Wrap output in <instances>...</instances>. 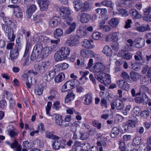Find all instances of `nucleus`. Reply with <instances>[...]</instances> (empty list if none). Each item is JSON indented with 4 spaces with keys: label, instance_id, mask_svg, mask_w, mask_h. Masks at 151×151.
Returning <instances> with one entry per match:
<instances>
[{
    "label": "nucleus",
    "instance_id": "obj_1",
    "mask_svg": "<svg viewBox=\"0 0 151 151\" xmlns=\"http://www.w3.org/2000/svg\"><path fill=\"white\" fill-rule=\"evenodd\" d=\"M51 50V47H46L43 48L41 43H37L34 47L30 59L33 60L39 57L45 58L49 55Z\"/></svg>",
    "mask_w": 151,
    "mask_h": 151
},
{
    "label": "nucleus",
    "instance_id": "obj_2",
    "mask_svg": "<svg viewBox=\"0 0 151 151\" xmlns=\"http://www.w3.org/2000/svg\"><path fill=\"white\" fill-rule=\"evenodd\" d=\"M50 65L48 62H42L35 64L34 69L30 70L29 73L36 75H40L45 73Z\"/></svg>",
    "mask_w": 151,
    "mask_h": 151
},
{
    "label": "nucleus",
    "instance_id": "obj_3",
    "mask_svg": "<svg viewBox=\"0 0 151 151\" xmlns=\"http://www.w3.org/2000/svg\"><path fill=\"white\" fill-rule=\"evenodd\" d=\"M60 15L64 22L68 25L70 24L73 18L70 16V11L68 8L61 6L60 9Z\"/></svg>",
    "mask_w": 151,
    "mask_h": 151
},
{
    "label": "nucleus",
    "instance_id": "obj_4",
    "mask_svg": "<svg viewBox=\"0 0 151 151\" xmlns=\"http://www.w3.org/2000/svg\"><path fill=\"white\" fill-rule=\"evenodd\" d=\"M96 79L101 83L107 86L111 82V78L109 75L101 73L97 74L95 76Z\"/></svg>",
    "mask_w": 151,
    "mask_h": 151
},
{
    "label": "nucleus",
    "instance_id": "obj_5",
    "mask_svg": "<svg viewBox=\"0 0 151 151\" xmlns=\"http://www.w3.org/2000/svg\"><path fill=\"white\" fill-rule=\"evenodd\" d=\"M76 35H71L66 42V45L68 46H76L78 44V38Z\"/></svg>",
    "mask_w": 151,
    "mask_h": 151
},
{
    "label": "nucleus",
    "instance_id": "obj_6",
    "mask_svg": "<svg viewBox=\"0 0 151 151\" xmlns=\"http://www.w3.org/2000/svg\"><path fill=\"white\" fill-rule=\"evenodd\" d=\"M21 49V45L18 44L15 45V48L11 50L10 52V57L12 61L17 59L19 55V52Z\"/></svg>",
    "mask_w": 151,
    "mask_h": 151
},
{
    "label": "nucleus",
    "instance_id": "obj_7",
    "mask_svg": "<svg viewBox=\"0 0 151 151\" xmlns=\"http://www.w3.org/2000/svg\"><path fill=\"white\" fill-rule=\"evenodd\" d=\"M80 55L83 58H88L90 57L95 56L96 54L91 50H88L86 49L83 48L80 50Z\"/></svg>",
    "mask_w": 151,
    "mask_h": 151
},
{
    "label": "nucleus",
    "instance_id": "obj_8",
    "mask_svg": "<svg viewBox=\"0 0 151 151\" xmlns=\"http://www.w3.org/2000/svg\"><path fill=\"white\" fill-rule=\"evenodd\" d=\"M77 18L81 23H86L89 21L90 18V16L87 13H79L77 16Z\"/></svg>",
    "mask_w": 151,
    "mask_h": 151
},
{
    "label": "nucleus",
    "instance_id": "obj_9",
    "mask_svg": "<svg viewBox=\"0 0 151 151\" xmlns=\"http://www.w3.org/2000/svg\"><path fill=\"white\" fill-rule=\"evenodd\" d=\"M38 3L41 11H45L47 9L49 4V0H38Z\"/></svg>",
    "mask_w": 151,
    "mask_h": 151
},
{
    "label": "nucleus",
    "instance_id": "obj_10",
    "mask_svg": "<svg viewBox=\"0 0 151 151\" xmlns=\"http://www.w3.org/2000/svg\"><path fill=\"white\" fill-rule=\"evenodd\" d=\"M116 84L123 90L128 91L129 90V85L125 80H121L117 81H116Z\"/></svg>",
    "mask_w": 151,
    "mask_h": 151
},
{
    "label": "nucleus",
    "instance_id": "obj_11",
    "mask_svg": "<svg viewBox=\"0 0 151 151\" xmlns=\"http://www.w3.org/2000/svg\"><path fill=\"white\" fill-rule=\"evenodd\" d=\"M87 35L86 31V26H80L77 29V36L78 38H82Z\"/></svg>",
    "mask_w": 151,
    "mask_h": 151
},
{
    "label": "nucleus",
    "instance_id": "obj_12",
    "mask_svg": "<svg viewBox=\"0 0 151 151\" xmlns=\"http://www.w3.org/2000/svg\"><path fill=\"white\" fill-rule=\"evenodd\" d=\"M60 19L59 17L55 16L51 19L49 22V26L52 28L56 27L59 23Z\"/></svg>",
    "mask_w": 151,
    "mask_h": 151
},
{
    "label": "nucleus",
    "instance_id": "obj_13",
    "mask_svg": "<svg viewBox=\"0 0 151 151\" xmlns=\"http://www.w3.org/2000/svg\"><path fill=\"white\" fill-rule=\"evenodd\" d=\"M59 51L61 55L63 56V58L66 59L67 58V56L69 55L70 50L68 47H62Z\"/></svg>",
    "mask_w": 151,
    "mask_h": 151
},
{
    "label": "nucleus",
    "instance_id": "obj_14",
    "mask_svg": "<svg viewBox=\"0 0 151 151\" xmlns=\"http://www.w3.org/2000/svg\"><path fill=\"white\" fill-rule=\"evenodd\" d=\"M135 60L139 61L142 65H144L145 63V59L142 56V52L140 51L137 52L134 56Z\"/></svg>",
    "mask_w": 151,
    "mask_h": 151
},
{
    "label": "nucleus",
    "instance_id": "obj_15",
    "mask_svg": "<svg viewBox=\"0 0 151 151\" xmlns=\"http://www.w3.org/2000/svg\"><path fill=\"white\" fill-rule=\"evenodd\" d=\"M94 71L96 72H101L105 69V65L100 62H97L93 66Z\"/></svg>",
    "mask_w": 151,
    "mask_h": 151
},
{
    "label": "nucleus",
    "instance_id": "obj_16",
    "mask_svg": "<svg viewBox=\"0 0 151 151\" xmlns=\"http://www.w3.org/2000/svg\"><path fill=\"white\" fill-rule=\"evenodd\" d=\"M52 117L53 119L55 120V123L58 125L62 127L63 126V120L62 116L57 114H54Z\"/></svg>",
    "mask_w": 151,
    "mask_h": 151
},
{
    "label": "nucleus",
    "instance_id": "obj_17",
    "mask_svg": "<svg viewBox=\"0 0 151 151\" xmlns=\"http://www.w3.org/2000/svg\"><path fill=\"white\" fill-rule=\"evenodd\" d=\"M37 9V7L35 4H32L30 5L27 9L26 13L28 18H30L33 13Z\"/></svg>",
    "mask_w": 151,
    "mask_h": 151
},
{
    "label": "nucleus",
    "instance_id": "obj_18",
    "mask_svg": "<svg viewBox=\"0 0 151 151\" xmlns=\"http://www.w3.org/2000/svg\"><path fill=\"white\" fill-rule=\"evenodd\" d=\"M120 131L119 129L117 127L113 128L110 133V136L113 138L117 137L119 135Z\"/></svg>",
    "mask_w": 151,
    "mask_h": 151
},
{
    "label": "nucleus",
    "instance_id": "obj_19",
    "mask_svg": "<svg viewBox=\"0 0 151 151\" xmlns=\"http://www.w3.org/2000/svg\"><path fill=\"white\" fill-rule=\"evenodd\" d=\"M135 42L136 43L135 45L138 48L142 47L145 45V40L142 38H138L135 40Z\"/></svg>",
    "mask_w": 151,
    "mask_h": 151
},
{
    "label": "nucleus",
    "instance_id": "obj_20",
    "mask_svg": "<svg viewBox=\"0 0 151 151\" xmlns=\"http://www.w3.org/2000/svg\"><path fill=\"white\" fill-rule=\"evenodd\" d=\"M44 86H35V93L39 95H40L42 94L43 88L45 87L46 86V84L45 83H43Z\"/></svg>",
    "mask_w": 151,
    "mask_h": 151
},
{
    "label": "nucleus",
    "instance_id": "obj_21",
    "mask_svg": "<svg viewBox=\"0 0 151 151\" xmlns=\"http://www.w3.org/2000/svg\"><path fill=\"white\" fill-rule=\"evenodd\" d=\"M82 46L84 48L87 49H92L94 47V45H91L90 41L87 39H85L82 42Z\"/></svg>",
    "mask_w": 151,
    "mask_h": 151
},
{
    "label": "nucleus",
    "instance_id": "obj_22",
    "mask_svg": "<svg viewBox=\"0 0 151 151\" xmlns=\"http://www.w3.org/2000/svg\"><path fill=\"white\" fill-rule=\"evenodd\" d=\"M84 103L86 105H89L92 103L93 98L92 96L89 93L84 96Z\"/></svg>",
    "mask_w": 151,
    "mask_h": 151
},
{
    "label": "nucleus",
    "instance_id": "obj_23",
    "mask_svg": "<svg viewBox=\"0 0 151 151\" xmlns=\"http://www.w3.org/2000/svg\"><path fill=\"white\" fill-rule=\"evenodd\" d=\"M82 3L80 0H75L74 2V6L75 10L77 12L81 10Z\"/></svg>",
    "mask_w": 151,
    "mask_h": 151
},
{
    "label": "nucleus",
    "instance_id": "obj_24",
    "mask_svg": "<svg viewBox=\"0 0 151 151\" xmlns=\"http://www.w3.org/2000/svg\"><path fill=\"white\" fill-rule=\"evenodd\" d=\"M137 122V120L136 117H134L133 120H131L127 121L126 124L128 127H135L136 124Z\"/></svg>",
    "mask_w": 151,
    "mask_h": 151
},
{
    "label": "nucleus",
    "instance_id": "obj_25",
    "mask_svg": "<svg viewBox=\"0 0 151 151\" xmlns=\"http://www.w3.org/2000/svg\"><path fill=\"white\" fill-rule=\"evenodd\" d=\"M119 20L116 18H113L111 19L109 21V23L110 26L113 28H115L118 25Z\"/></svg>",
    "mask_w": 151,
    "mask_h": 151
},
{
    "label": "nucleus",
    "instance_id": "obj_26",
    "mask_svg": "<svg viewBox=\"0 0 151 151\" xmlns=\"http://www.w3.org/2000/svg\"><path fill=\"white\" fill-rule=\"evenodd\" d=\"M76 24L75 22H73L70 24L69 27L67 29L65 32V34H69L74 31L76 28Z\"/></svg>",
    "mask_w": 151,
    "mask_h": 151
},
{
    "label": "nucleus",
    "instance_id": "obj_27",
    "mask_svg": "<svg viewBox=\"0 0 151 151\" xmlns=\"http://www.w3.org/2000/svg\"><path fill=\"white\" fill-rule=\"evenodd\" d=\"M63 32L61 29L58 28L55 29L53 32L54 37L56 38H58L63 34Z\"/></svg>",
    "mask_w": 151,
    "mask_h": 151
},
{
    "label": "nucleus",
    "instance_id": "obj_28",
    "mask_svg": "<svg viewBox=\"0 0 151 151\" xmlns=\"http://www.w3.org/2000/svg\"><path fill=\"white\" fill-rule=\"evenodd\" d=\"M111 49L108 45L105 46L102 50V52L106 56H109L111 55Z\"/></svg>",
    "mask_w": 151,
    "mask_h": 151
},
{
    "label": "nucleus",
    "instance_id": "obj_29",
    "mask_svg": "<svg viewBox=\"0 0 151 151\" xmlns=\"http://www.w3.org/2000/svg\"><path fill=\"white\" fill-rule=\"evenodd\" d=\"M141 111V109L139 106H136L133 108L131 113L133 115L136 116L139 115Z\"/></svg>",
    "mask_w": 151,
    "mask_h": 151
},
{
    "label": "nucleus",
    "instance_id": "obj_30",
    "mask_svg": "<svg viewBox=\"0 0 151 151\" xmlns=\"http://www.w3.org/2000/svg\"><path fill=\"white\" fill-rule=\"evenodd\" d=\"M124 107V103L120 100L115 101V107L118 110H122Z\"/></svg>",
    "mask_w": 151,
    "mask_h": 151
},
{
    "label": "nucleus",
    "instance_id": "obj_31",
    "mask_svg": "<svg viewBox=\"0 0 151 151\" xmlns=\"http://www.w3.org/2000/svg\"><path fill=\"white\" fill-rule=\"evenodd\" d=\"M50 93V96L48 97V99L50 100H52L53 99L58 96V94L57 91L54 89H51Z\"/></svg>",
    "mask_w": 151,
    "mask_h": 151
},
{
    "label": "nucleus",
    "instance_id": "obj_32",
    "mask_svg": "<svg viewBox=\"0 0 151 151\" xmlns=\"http://www.w3.org/2000/svg\"><path fill=\"white\" fill-rule=\"evenodd\" d=\"M120 35L118 32H115L111 35L110 41L116 42L119 40Z\"/></svg>",
    "mask_w": 151,
    "mask_h": 151
},
{
    "label": "nucleus",
    "instance_id": "obj_33",
    "mask_svg": "<svg viewBox=\"0 0 151 151\" xmlns=\"http://www.w3.org/2000/svg\"><path fill=\"white\" fill-rule=\"evenodd\" d=\"M64 74L61 73L57 75L55 78V81L56 83H59L62 81L65 78Z\"/></svg>",
    "mask_w": 151,
    "mask_h": 151
},
{
    "label": "nucleus",
    "instance_id": "obj_34",
    "mask_svg": "<svg viewBox=\"0 0 151 151\" xmlns=\"http://www.w3.org/2000/svg\"><path fill=\"white\" fill-rule=\"evenodd\" d=\"M130 75L131 78L134 81H136L140 77L138 73L134 71L131 72Z\"/></svg>",
    "mask_w": 151,
    "mask_h": 151
},
{
    "label": "nucleus",
    "instance_id": "obj_35",
    "mask_svg": "<svg viewBox=\"0 0 151 151\" xmlns=\"http://www.w3.org/2000/svg\"><path fill=\"white\" fill-rule=\"evenodd\" d=\"M129 13L134 18H139L140 16L139 13L136 10L132 9L129 11Z\"/></svg>",
    "mask_w": 151,
    "mask_h": 151
},
{
    "label": "nucleus",
    "instance_id": "obj_36",
    "mask_svg": "<svg viewBox=\"0 0 151 151\" xmlns=\"http://www.w3.org/2000/svg\"><path fill=\"white\" fill-rule=\"evenodd\" d=\"M61 141L60 140H55L52 144V147L53 149L57 150L60 148Z\"/></svg>",
    "mask_w": 151,
    "mask_h": 151
},
{
    "label": "nucleus",
    "instance_id": "obj_37",
    "mask_svg": "<svg viewBox=\"0 0 151 151\" xmlns=\"http://www.w3.org/2000/svg\"><path fill=\"white\" fill-rule=\"evenodd\" d=\"M73 146L75 147V151H83L81 143L80 142H76Z\"/></svg>",
    "mask_w": 151,
    "mask_h": 151
},
{
    "label": "nucleus",
    "instance_id": "obj_38",
    "mask_svg": "<svg viewBox=\"0 0 151 151\" xmlns=\"http://www.w3.org/2000/svg\"><path fill=\"white\" fill-rule=\"evenodd\" d=\"M61 55L60 52L59 51L57 52L55 54L54 58L56 61H58L65 59Z\"/></svg>",
    "mask_w": 151,
    "mask_h": 151
},
{
    "label": "nucleus",
    "instance_id": "obj_39",
    "mask_svg": "<svg viewBox=\"0 0 151 151\" xmlns=\"http://www.w3.org/2000/svg\"><path fill=\"white\" fill-rule=\"evenodd\" d=\"M2 28L4 30L6 35L13 31L12 30L11 27L9 26V25H5L3 24L2 25Z\"/></svg>",
    "mask_w": 151,
    "mask_h": 151
},
{
    "label": "nucleus",
    "instance_id": "obj_40",
    "mask_svg": "<svg viewBox=\"0 0 151 151\" xmlns=\"http://www.w3.org/2000/svg\"><path fill=\"white\" fill-rule=\"evenodd\" d=\"M140 64L139 62H134L131 64V68L134 70L137 71L140 69Z\"/></svg>",
    "mask_w": 151,
    "mask_h": 151
},
{
    "label": "nucleus",
    "instance_id": "obj_41",
    "mask_svg": "<svg viewBox=\"0 0 151 151\" xmlns=\"http://www.w3.org/2000/svg\"><path fill=\"white\" fill-rule=\"evenodd\" d=\"M141 98L143 104H147L149 101H150V99H149L145 92L142 93Z\"/></svg>",
    "mask_w": 151,
    "mask_h": 151
},
{
    "label": "nucleus",
    "instance_id": "obj_42",
    "mask_svg": "<svg viewBox=\"0 0 151 151\" xmlns=\"http://www.w3.org/2000/svg\"><path fill=\"white\" fill-rule=\"evenodd\" d=\"M46 137L48 138L51 139H59V137L58 136L52 134L50 132L48 131L46 132Z\"/></svg>",
    "mask_w": 151,
    "mask_h": 151
},
{
    "label": "nucleus",
    "instance_id": "obj_43",
    "mask_svg": "<svg viewBox=\"0 0 151 151\" xmlns=\"http://www.w3.org/2000/svg\"><path fill=\"white\" fill-rule=\"evenodd\" d=\"M149 83V78L146 77L142 78L140 80V83L142 85H147Z\"/></svg>",
    "mask_w": 151,
    "mask_h": 151
},
{
    "label": "nucleus",
    "instance_id": "obj_44",
    "mask_svg": "<svg viewBox=\"0 0 151 151\" xmlns=\"http://www.w3.org/2000/svg\"><path fill=\"white\" fill-rule=\"evenodd\" d=\"M141 138L140 137H136L133 140L132 145L136 146L139 145L141 142Z\"/></svg>",
    "mask_w": 151,
    "mask_h": 151
},
{
    "label": "nucleus",
    "instance_id": "obj_45",
    "mask_svg": "<svg viewBox=\"0 0 151 151\" xmlns=\"http://www.w3.org/2000/svg\"><path fill=\"white\" fill-rule=\"evenodd\" d=\"M11 148H16V151H22V147L21 146L19 145L17 142L15 140L14 142L13 143V145H11Z\"/></svg>",
    "mask_w": 151,
    "mask_h": 151
},
{
    "label": "nucleus",
    "instance_id": "obj_46",
    "mask_svg": "<svg viewBox=\"0 0 151 151\" xmlns=\"http://www.w3.org/2000/svg\"><path fill=\"white\" fill-rule=\"evenodd\" d=\"M80 138L82 140H86L89 136V134L87 132H80Z\"/></svg>",
    "mask_w": 151,
    "mask_h": 151
},
{
    "label": "nucleus",
    "instance_id": "obj_47",
    "mask_svg": "<svg viewBox=\"0 0 151 151\" xmlns=\"http://www.w3.org/2000/svg\"><path fill=\"white\" fill-rule=\"evenodd\" d=\"M6 35L7 36L8 39L10 41L13 42L14 41L15 38V35H14L13 31Z\"/></svg>",
    "mask_w": 151,
    "mask_h": 151
},
{
    "label": "nucleus",
    "instance_id": "obj_48",
    "mask_svg": "<svg viewBox=\"0 0 151 151\" xmlns=\"http://www.w3.org/2000/svg\"><path fill=\"white\" fill-rule=\"evenodd\" d=\"M83 151H87L90 148V145L88 143H81Z\"/></svg>",
    "mask_w": 151,
    "mask_h": 151
},
{
    "label": "nucleus",
    "instance_id": "obj_49",
    "mask_svg": "<svg viewBox=\"0 0 151 151\" xmlns=\"http://www.w3.org/2000/svg\"><path fill=\"white\" fill-rule=\"evenodd\" d=\"M92 36L93 38L95 40H98L101 37V34L98 32L93 33L92 35Z\"/></svg>",
    "mask_w": 151,
    "mask_h": 151
},
{
    "label": "nucleus",
    "instance_id": "obj_50",
    "mask_svg": "<svg viewBox=\"0 0 151 151\" xmlns=\"http://www.w3.org/2000/svg\"><path fill=\"white\" fill-rule=\"evenodd\" d=\"M99 28L104 32H108L111 29L110 27L108 25H101L100 26Z\"/></svg>",
    "mask_w": 151,
    "mask_h": 151
},
{
    "label": "nucleus",
    "instance_id": "obj_51",
    "mask_svg": "<svg viewBox=\"0 0 151 151\" xmlns=\"http://www.w3.org/2000/svg\"><path fill=\"white\" fill-rule=\"evenodd\" d=\"M89 8V5L88 3L85 2L83 4V6L82 7L81 12H84L85 11L88 10Z\"/></svg>",
    "mask_w": 151,
    "mask_h": 151
},
{
    "label": "nucleus",
    "instance_id": "obj_52",
    "mask_svg": "<svg viewBox=\"0 0 151 151\" xmlns=\"http://www.w3.org/2000/svg\"><path fill=\"white\" fill-rule=\"evenodd\" d=\"M92 125L95 127H96L98 129H100L101 128V124L100 123H99L97 120H94L92 122Z\"/></svg>",
    "mask_w": 151,
    "mask_h": 151
},
{
    "label": "nucleus",
    "instance_id": "obj_53",
    "mask_svg": "<svg viewBox=\"0 0 151 151\" xmlns=\"http://www.w3.org/2000/svg\"><path fill=\"white\" fill-rule=\"evenodd\" d=\"M121 76L124 80H128L130 79V77L128 74L126 72L123 71L122 73Z\"/></svg>",
    "mask_w": 151,
    "mask_h": 151
},
{
    "label": "nucleus",
    "instance_id": "obj_54",
    "mask_svg": "<svg viewBox=\"0 0 151 151\" xmlns=\"http://www.w3.org/2000/svg\"><path fill=\"white\" fill-rule=\"evenodd\" d=\"M22 80L27 82H29V80L31 81L32 78L31 77H29L28 75L27 74H24L21 77Z\"/></svg>",
    "mask_w": 151,
    "mask_h": 151
},
{
    "label": "nucleus",
    "instance_id": "obj_55",
    "mask_svg": "<svg viewBox=\"0 0 151 151\" xmlns=\"http://www.w3.org/2000/svg\"><path fill=\"white\" fill-rule=\"evenodd\" d=\"M123 58L125 59L129 60L132 58V55L129 52H127L123 55Z\"/></svg>",
    "mask_w": 151,
    "mask_h": 151
},
{
    "label": "nucleus",
    "instance_id": "obj_56",
    "mask_svg": "<svg viewBox=\"0 0 151 151\" xmlns=\"http://www.w3.org/2000/svg\"><path fill=\"white\" fill-rule=\"evenodd\" d=\"M141 116L144 118H146L150 116L149 112L146 110L143 111L141 114Z\"/></svg>",
    "mask_w": 151,
    "mask_h": 151
},
{
    "label": "nucleus",
    "instance_id": "obj_57",
    "mask_svg": "<svg viewBox=\"0 0 151 151\" xmlns=\"http://www.w3.org/2000/svg\"><path fill=\"white\" fill-rule=\"evenodd\" d=\"M101 3L104 6L110 7L112 4V2L110 1L104 0L101 2Z\"/></svg>",
    "mask_w": 151,
    "mask_h": 151
},
{
    "label": "nucleus",
    "instance_id": "obj_58",
    "mask_svg": "<svg viewBox=\"0 0 151 151\" xmlns=\"http://www.w3.org/2000/svg\"><path fill=\"white\" fill-rule=\"evenodd\" d=\"M75 95L73 93L72 91L70 90L68 92L66 96L73 100L75 98Z\"/></svg>",
    "mask_w": 151,
    "mask_h": 151
},
{
    "label": "nucleus",
    "instance_id": "obj_59",
    "mask_svg": "<svg viewBox=\"0 0 151 151\" xmlns=\"http://www.w3.org/2000/svg\"><path fill=\"white\" fill-rule=\"evenodd\" d=\"M119 14L125 17L127 16L128 14V12L126 10L122 9L119 11Z\"/></svg>",
    "mask_w": 151,
    "mask_h": 151
},
{
    "label": "nucleus",
    "instance_id": "obj_60",
    "mask_svg": "<svg viewBox=\"0 0 151 151\" xmlns=\"http://www.w3.org/2000/svg\"><path fill=\"white\" fill-rule=\"evenodd\" d=\"M8 133L9 134L11 137H14L17 136L18 134V132H15L14 131L12 130H9Z\"/></svg>",
    "mask_w": 151,
    "mask_h": 151
},
{
    "label": "nucleus",
    "instance_id": "obj_61",
    "mask_svg": "<svg viewBox=\"0 0 151 151\" xmlns=\"http://www.w3.org/2000/svg\"><path fill=\"white\" fill-rule=\"evenodd\" d=\"M134 100L135 102L138 104H140L141 103H143V102L142 101L141 97L137 96L135 97L134 99Z\"/></svg>",
    "mask_w": 151,
    "mask_h": 151
},
{
    "label": "nucleus",
    "instance_id": "obj_62",
    "mask_svg": "<svg viewBox=\"0 0 151 151\" xmlns=\"http://www.w3.org/2000/svg\"><path fill=\"white\" fill-rule=\"evenodd\" d=\"M144 14L145 15H149V13H151V7H149L145 8L144 10Z\"/></svg>",
    "mask_w": 151,
    "mask_h": 151
},
{
    "label": "nucleus",
    "instance_id": "obj_63",
    "mask_svg": "<svg viewBox=\"0 0 151 151\" xmlns=\"http://www.w3.org/2000/svg\"><path fill=\"white\" fill-rule=\"evenodd\" d=\"M53 108L54 109H55L56 110H59L60 108L59 102V101H57L55 102L53 104Z\"/></svg>",
    "mask_w": 151,
    "mask_h": 151
},
{
    "label": "nucleus",
    "instance_id": "obj_64",
    "mask_svg": "<svg viewBox=\"0 0 151 151\" xmlns=\"http://www.w3.org/2000/svg\"><path fill=\"white\" fill-rule=\"evenodd\" d=\"M43 80L47 82H50L51 80V78L48 74H45L43 78Z\"/></svg>",
    "mask_w": 151,
    "mask_h": 151
}]
</instances>
